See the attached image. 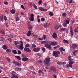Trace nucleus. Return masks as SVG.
Returning a JSON list of instances; mask_svg holds the SVG:
<instances>
[{"instance_id": "46", "label": "nucleus", "mask_w": 78, "mask_h": 78, "mask_svg": "<svg viewBox=\"0 0 78 78\" xmlns=\"http://www.w3.org/2000/svg\"><path fill=\"white\" fill-rule=\"evenodd\" d=\"M78 29L76 28L74 30V33H76L77 32H78Z\"/></svg>"}, {"instance_id": "47", "label": "nucleus", "mask_w": 78, "mask_h": 78, "mask_svg": "<svg viewBox=\"0 0 78 78\" xmlns=\"http://www.w3.org/2000/svg\"><path fill=\"white\" fill-rule=\"evenodd\" d=\"M55 30H58V29H59V26L57 25L56 27H55Z\"/></svg>"}, {"instance_id": "60", "label": "nucleus", "mask_w": 78, "mask_h": 78, "mask_svg": "<svg viewBox=\"0 0 78 78\" xmlns=\"http://www.w3.org/2000/svg\"><path fill=\"white\" fill-rule=\"evenodd\" d=\"M5 12L7 14H9V13L8 12V11L7 10H5Z\"/></svg>"}, {"instance_id": "34", "label": "nucleus", "mask_w": 78, "mask_h": 78, "mask_svg": "<svg viewBox=\"0 0 78 78\" xmlns=\"http://www.w3.org/2000/svg\"><path fill=\"white\" fill-rule=\"evenodd\" d=\"M39 9L40 11H44V8L42 7H39Z\"/></svg>"}, {"instance_id": "26", "label": "nucleus", "mask_w": 78, "mask_h": 78, "mask_svg": "<svg viewBox=\"0 0 78 78\" xmlns=\"http://www.w3.org/2000/svg\"><path fill=\"white\" fill-rule=\"evenodd\" d=\"M10 12L11 13L14 14H15V12H16V10L14 9H12L10 10Z\"/></svg>"}, {"instance_id": "30", "label": "nucleus", "mask_w": 78, "mask_h": 78, "mask_svg": "<svg viewBox=\"0 0 78 78\" xmlns=\"http://www.w3.org/2000/svg\"><path fill=\"white\" fill-rule=\"evenodd\" d=\"M12 53L13 54H17V51L16 50H12Z\"/></svg>"}, {"instance_id": "57", "label": "nucleus", "mask_w": 78, "mask_h": 78, "mask_svg": "<svg viewBox=\"0 0 78 78\" xmlns=\"http://www.w3.org/2000/svg\"><path fill=\"white\" fill-rule=\"evenodd\" d=\"M72 23H75V19H73L72 20Z\"/></svg>"}, {"instance_id": "23", "label": "nucleus", "mask_w": 78, "mask_h": 78, "mask_svg": "<svg viewBox=\"0 0 78 78\" xmlns=\"http://www.w3.org/2000/svg\"><path fill=\"white\" fill-rule=\"evenodd\" d=\"M78 52V50H74L73 51V53L74 55V56H75L76 55H75V53H76L77 52Z\"/></svg>"}, {"instance_id": "42", "label": "nucleus", "mask_w": 78, "mask_h": 78, "mask_svg": "<svg viewBox=\"0 0 78 78\" xmlns=\"http://www.w3.org/2000/svg\"><path fill=\"white\" fill-rule=\"evenodd\" d=\"M22 53V52L18 50V55H20Z\"/></svg>"}, {"instance_id": "8", "label": "nucleus", "mask_w": 78, "mask_h": 78, "mask_svg": "<svg viewBox=\"0 0 78 78\" xmlns=\"http://www.w3.org/2000/svg\"><path fill=\"white\" fill-rule=\"evenodd\" d=\"M12 63L13 64L18 66H21V64L19 62H18L16 61H13Z\"/></svg>"}, {"instance_id": "61", "label": "nucleus", "mask_w": 78, "mask_h": 78, "mask_svg": "<svg viewBox=\"0 0 78 78\" xmlns=\"http://www.w3.org/2000/svg\"><path fill=\"white\" fill-rule=\"evenodd\" d=\"M8 41H9V42H11V41H12V39H11V38H9L8 39Z\"/></svg>"}, {"instance_id": "45", "label": "nucleus", "mask_w": 78, "mask_h": 78, "mask_svg": "<svg viewBox=\"0 0 78 78\" xmlns=\"http://www.w3.org/2000/svg\"><path fill=\"white\" fill-rule=\"evenodd\" d=\"M16 71H20L21 70V69L20 68H16Z\"/></svg>"}, {"instance_id": "43", "label": "nucleus", "mask_w": 78, "mask_h": 78, "mask_svg": "<svg viewBox=\"0 0 78 78\" xmlns=\"http://www.w3.org/2000/svg\"><path fill=\"white\" fill-rule=\"evenodd\" d=\"M4 4H5V5H8L9 2H8L5 1L4 2Z\"/></svg>"}, {"instance_id": "12", "label": "nucleus", "mask_w": 78, "mask_h": 78, "mask_svg": "<svg viewBox=\"0 0 78 78\" xmlns=\"http://www.w3.org/2000/svg\"><path fill=\"white\" fill-rule=\"evenodd\" d=\"M24 51H27V52H31V51L30 48L27 47H25L24 49Z\"/></svg>"}, {"instance_id": "9", "label": "nucleus", "mask_w": 78, "mask_h": 78, "mask_svg": "<svg viewBox=\"0 0 78 78\" xmlns=\"http://www.w3.org/2000/svg\"><path fill=\"white\" fill-rule=\"evenodd\" d=\"M50 70L54 72H55L57 71V69L54 66H51Z\"/></svg>"}, {"instance_id": "16", "label": "nucleus", "mask_w": 78, "mask_h": 78, "mask_svg": "<svg viewBox=\"0 0 78 78\" xmlns=\"http://www.w3.org/2000/svg\"><path fill=\"white\" fill-rule=\"evenodd\" d=\"M77 47H78V45L75 44H73L72 45V48L73 49H75V48H76Z\"/></svg>"}, {"instance_id": "54", "label": "nucleus", "mask_w": 78, "mask_h": 78, "mask_svg": "<svg viewBox=\"0 0 78 78\" xmlns=\"http://www.w3.org/2000/svg\"><path fill=\"white\" fill-rule=\"evenodd\" d=\"M25 47H30V44H27L25 45Z\"/></svg>"}, {"instance_id": "1", "label": "nucleus", "mask_w": 78, "mask_h": 78, "mask_svg": "<svg viewBox=\"0 0 78 78\" xmlns=\"http://www.w3.org/2000/svg\"><path fill=\"white\" fill-rule=\"evenodd\" d=\"M70 19L69 18H67L65 21H64V23H62V25L64 26V27H66L67 26V25L69 24L70 21Z\"/></svg>"}, {"instance_id": "35", "label": "nucleus", "mask_w": 78, "mask_h": 78, "mask_svg": "<svg viewBox=\"0 0 78 78\" xmlns=\"http://www.w3.org/2000/svg\"><path fill=\"white\" fill-rule=\"evenodd\" d=\"M14 44H15L16 45H17V44H20V43H19V42L18 41H15Z\"/></svg>"}, {"instance_id": "49", "label": "nucleus", "mask_w": 78, "mask_h": 78, "mask_svg": "<svg viewBox=\"0 0 78 78\" xmlns=\"http://www.w3.org/2000/svg\"><path fill=\"white\" fill-rule=\"evenodd\" d=\"M6 59H7V61H8V62H11V60L10 59V58H9L7 57L6 58Z\"/></svg>"}, {"instance_id": "51", "label": "nucleus", "mask_w": 78, "mask_h": 78, "mask_svg": "<svg viewBox=\"0 0 78 78\" xmlns=\"http://www.w3.org/2000/svg\"><path fill=\"white\" fill-rule=\"evenodd\" d=\"M33 6L35 9H37V6L35 4H34Z\"/></svg>"}, {"instance_id": "18", "label": "nucleus", "mask_w": 78, "mask_h": 78, "mask_svg": "<svg viewBox=\"0 0 78 78\" xmlns=\"http://www.w3.org/2000/svg\"><path fill=\"white\" fill-rule=\"evenodd\" d=\"M22 59L23 61H28V58H27L24 57L22 58Z\"/></svg>"}, {"instance_id": "31", "label": "nucleus", "mask_w": 78, "mask_h": 78, "mask_svg": "<svg viewBox=\"0 0 78 78\" xmlns=\"http://www.w3.org/2000/svg\"><path fill=\"white\" fill-rule=\"evenodd\" d=\"M59 47H60V45H58L54 47V49H57V48H58Z\"/></svg>"}, {"instance_id": "24", "label": "nucleus", "mask_w": 78, "mask_h": 78, "mask_svg": "<svg viewBox=\"0 0 78 78\" xmlns=\"http://www.w3.org/2000/svg\"><path fill=\"white\" fill-rule=\"evenodd\" d=\"M31 30H29L27 33V36L29 37L31 36Z\"/></svg>"}, {"instance_id": "25", "label": "nucleus", "mask_w": 78, "mask_h": 78, "mask_svg": "<svg viewBox=\"0 0 78 78\" xmlns=\"http://www.w3.org/2000/svg\"><path fill=\"white\" fill-rule=\"evenodd\" d=\"M41 44H48V43L47 42V41H41Z\"/></svg>"}, {"instance_id": "33", "label": "nucleus", "mask_w": 78, "mask_h": 78, "mask_svg": "<svg viewBox=\"0 0 78 78\" xmlns=\"http://www.w3.org/2000/svg\"><path fill=\"white\" fill-rule=\"evenodd\" d=\"M53 12H51L49 13V15L51 16H53Z\"/></svg>"}, {"instance_id": "15", "label": "nucleus", "mask_w": 78, "mask_h": 78, "mask_svg": "<svg viewBox=\"0 0 78 78\" xmlns=\"http://www.w3.org/2000/svg\"><path fill=\"white\" fill-rule=\"evenodd\" d=\"M51 45L52 46H55V45H58V43L55 41H52Z\"/></svg>"}, {"instance_id": "37", "label": "nucleus", "mask_w": 78, "mask_h": 78, "mask_svg": "<svg viewBox=\"0 0 78 78\" xmlns=\"http://www.w3.org/2000/svg\"><path fill=\"white\" fill-rule=\"evenodd\" d=\"M43 62V61L41 60H39L38 61V64H42Z\"/></svg>"}, {"instance_id": "39", "label": "nucleus", "mask_w": 78, "mask_h": 78, "mask_svg": "<svg viewBox=\"0 0 78 78\" xmlns=\"http://www.w3.org/2000/svg\"><path fill=\"white\" fill-rule=\"evenodd\" d=\"M63 42H64V43H66L67 44L69 43V41H67V40H63Z\"/></svg>"}, {"instance_id": "53", "label": "nucleus", "mask_w": 78, "mask_h": 78, "mask_svg": "<svg viewBox=\"0 0 78 78\" xmlns=\"http://www.w3.org/2000/svg\"><path fill=\"white\" fill-rule=\"evenodd\" d=\"M32 48H35V47H36V46L34 44H33L32 45Z\"/></svg>"}, {"instance_id": "58", "label": "nucleus", "mask_w": 78, "mask_h": 78, "mask_svg": "<svg viewBox=\"0 0 78 78\" xmlns=\"http://www.w3.org/2000/svg\"><path fill=\"white\" fill-rule=\"evenodd\" d=\"M68 59L70 61H71V56H68Z\"/></svg>"}, {"instance_id": "11", "label": "nucleus", "mask_w": 78, "mask_h": 78, "mask_svg": "<svg viewBox=\"0 0 78 78\" xmlns=\"http://www.w3.org/2000/svg\"><path fill=\"white\" fill-rule=\"evenodd\" d=\"M34 14L32 13L30 16V18H29V20L30 21H33L34 20Z\"/></svg>"}, {"instance_id": "59", "label": "nucleus", "mask_w": 78, "mask_h": 78, "mask_svg": "<svg viewBox=\"0 0 78 78\" xmlns=\"http://www.w3.org/2000/svg\"><path fill=\"white\" fill-rule=\"evenodd\" d=\"M25 41H27V42H29L30 41V40L26 38H25Z\"/></svg>"}, {"instance_id": "21", "label": "nucleus", "mask_w": 78, "mask_h": 78, "mask_svg": "<svg viewBox=\"0 0 78 78\" xmlns=\"http://www.w3.org/2000/svg\"><path fill=\"white\" fill-rule=\"evenodd\" d=\"M2 48L4 50H6L8 48V47L6 45H4L2 46Z\"/></svg>"}, {"instance_id": "5", "label": "nucleus", "mask_w": 78, "mask_h": 78, "mask_svg": "<svg viewBox=\"0 0 78 78\" xmlns=\"http://www.w3.org/2000/svg\"><path fill=\"white\" fill-rule=\"evenodd\" d=\"M20 43V45L18 47V48L20 50H23V48H24L23 47V43L22 41H21Z\"/></svg>"}, {"instance_id": "55", "label": "nucleus", "mask_w": 78, "mask_h": 78, "mask_svg": "<svg viewBox=\"0 0 78 78\" xmlns=\"http://www.w3.org/2000/svg\"><path fill=\"white\" fill-rule=\"evenodd\" d=\"M42 50L44 52V51H45V48L44 47L42 48Z\"/></svg>"}, {"instance_id": "13", "label": "nucleus", "mask_w": 78, "mask_h": 78, "mask_svg": "<svg viewBox=\"0 0 78 78\" xmlns=\"http://www.w3.org/2000/svg\"><path fill=\"white\" fill-rule=\"evenodd\" d=\"M43 36L44 37H43L39 38H38V39H39V40H40L41 41H42L43 40V39H47V37L45 36V35H43Z\"/></svg>"}, {"instance_id": "6", "label": "nucleus", "mask_w": 78, "mask_h": 78, "mask_svg": "<svg viewBox=\"0 0 78 78\" xmlns=\"http://www.w3.org/2000/svg\"><path fill=\"white\" fill-rule=\"evenodd\" d=\"M44 47L48 48L49 50H51V49H52L51 45L50 44H46L44 45Z\"/></svg>"}, {"instance_id": "22", "label": "nucleus", "mask_w": 78, "mask_h": 78, "mask_svg": "<svg viewBox=\"0 0 78 78\" xmlns=\"http://www.w3.org/2000/svg\"><path fill=\"white\" fill-rule=\"evenodd\" d=\"M44 28H46L47 27H49V24L48 23H46L44 25Z\"/></svg>"}, {"instance_id": "64", "label": "nucleus", "mask_w": 78, "mask_h": 78, "mask_svg": "<svg viewBox=\"0 0 78 78\" xmlns=\"http://www.w3.org/2000/svg\"><path fill=\"white\" fill-rule=\"evenodd\" d=\"M1 39L2 41H3V40H4V38H3V37H1Z\"/></svg>"}, {"instance_id": "29", "label": "nucleus", "mask_w": 78, "mask_h": 78, "mask_svg": "<svg viewBox=\"0 0 78 78\" xmlns=\"http://www.w3.org/2000/svg\"><path fill=\"white\" fill-rule=\"evenodd\" d=\"M6 52L8 53H10L11 52V50H10L9 49H8L6 50Z\"/></svg>"}, {"instance_id": "20", "label": "nucleus", "mask_w": 78, "mask_h": 78, "mask_svg": "<svg viewBox=\"0 0 78 78\" xmlns=\"http://www.w3.org/2000/svg\"><path fill=\"white\" fill-rule=\"evenodd\" d=\"M12 74H13V76L12 77V78H18L19 76H17V75L14 74H12Z\"/></svg>"}, {"instance_id": "40", "label": "nucleus", "mask_w": 78, "mask_h": 78, "mask_svg": "<svg viewBox=\"0 0 78 78\" xmlns=\"http://www.w3.org/2000/svg\"><path fill=\"white\" fill-rule=\"evenodd\" d=\"M21 7L23 9V10H25V8H24V6H23V5H21Z\"/></svg>"}, {"instance_id": "41", "label": "nucleus", "mask_w": 78, "mask_h": 78, "mask_svg": "<svg viewBox=\"0 0 78 78\" xmlns=\"http://www.w3.org/2000/svg\"><path fill=\"white\" fill-rule=\"evenodd\" d=\"M15 19L16 21H19V17L18 16H16Z\"/></svg>"}, {"instance_id": "7", "label": "nucleus", "mask_w": 78, "mask_h": 78, "mask_svg": "<svg viewBox=\"0 0 78 78\" xmlns=\"http://www.w3.org/2000/svg\"><path fill=\"white\" fill-rule=\"evenodd\" d=\"M69 30L70 32V33L71 36H73L74 33H73V28L72 27V26L70 27Z\"/></svg>"}, {"instance_id": "17", "label": "nucleus", "mask_w": 78, "mask_h": 78, "mask_svg": "<svg viewBox=\"0 0 78 78\" xmlns=\"http://www.w3.org/2000/svg\"><path fill=\"white\" fill-rule=\"evenodd\" d=\"M66 30H67L66 28L62 27L60 29L59 31H60V32H62L63 31H66Z\"/></svg>"}, {"instance_id": "32", "label": "nucleus", "mask_w": 78, "mask_h": 78, "mask_svg": "<svg viewBox=\"0 0 78 78\" xmlns=\"http://www.w3.org/2000/svg\"><path fill=\"white\" fill-rule=\"evenodd\" d=\"M62 16L63 17H66L67 16V13H66L64 12L62 14Z\"/></svg>"}, {"instance_id": "56", "label": "nucleus", "mask_w": 78, "mask_h": 78, "mask_svg": "<svg viewBox=\"0 0 78 78\" xmlns=\"http://www.w3.org/2000/svg\"><path fill=\"white\" fill-rule=\"evenodd\" d=\"M58 65H62V62H59L57 63Z\"/></svg>"}, {"instance_id": "52", "label": "nucleus", "mask_w": 78, "mask_h": 78, "mask_svg": "<svg viewBox=\"0 0 78 78\" xmlns=\"http://www.w3.org/2000/svg\"><path fill=\"white\" fill-rule=\"evenodd\" d=\"M29 5L31 6V7H32L33 6V3L32 2H30L29 3Z\"/></svg>"}, {"instance_id": "28", "label": "nucleus", "mask_w": 78, "mask_h": 78, "mask_svg": "<svg viewBox=\"0 0 78 78\" xmlns=\"http://www.w3.org/2000/svg\"><path fill=\"white\" fill-rule=\"evenodd\" d=\"M15 57L16 58H17L18 60H21V58L20 57L18 56H15Z\"/></svg>"}, {"instance_id": "2", "label": "nucleus", "mask_w": 78, "mask_h": 78, "mask_svg": "<svg viewBox=\"0 0 78 78\" xmlns=\"http://www.w3.org/2000/svg\"><path fill=\"white\" fill-rule=\"evenodd\" d=\"M50 59H51V58L49 57H48L45 58L44 60V62L45 64H46V66H48V67L50 66V64H48V63H49Z\"/></svg>"}, {"instance_id": "14", "label": "nucleus", "mask_w": 78, "mask_h": 78, "mask_svg": "<svg viewBox=\"0 0 78 78\" xmlns=\"http://www.w3.org/2000/svg\"><path fill=\"white\" fill-rule=\"evenodd\" d=\"M52 36L54 39H55V38H57V34H56V33L55 32L53 34Z\"/></svg>"}, {"instance_id": "44", "label": "nucleus", "mask_w": 78, "mask_h": 78, "mask_svg": "<svg viewBox=\"0 0 78 78\" xmlns=\"http://www.w3.org/2000/svg\"><path fill=\"white\" fill-rule=\"evenodd\" d=\"M45 20V18L44 17H43L41 19V22H44V20Z\"/></svg>"}, {"instance_id": "3", "label": "nucleus", "mask_w": 78, "mask_h": 78, "mask_svg": "<svg viewBox=\"0 0 78 78\" xmlns=\"http://www.w3.org/2000/svg\"><path fill=\"white\" fill-rule=\"evenodd\" d=\"M59 54H60V52L58 51H53V56L56 58H58Z\"/></svg>"}, {"instance_id": "10", "label": "nucleus", "mask_w": 78, "mask_h": 78, "mask_svg": "<svg viewBox=\"0 0 78 78\" xmlns=\"http://www.w3.org/2000/svg\"><path fill=\"white\" fill-rule=\"evenodd\" d=\"M33 50L34 52H38L40 51V48H35L33 49Z\"/></svg>"}, {"instance_id": "38", "label": "nucleus", "mask_w": 78, "mask_h": 78, "mask_svg": "<svg viewBox=\"0 0 78 78\" xmlns=\"http://www.w3.org/2000/svg\"><path fill=\"white\" fill-rule=\"evenodd\" d=\"M0 20L2 22H3V16H1L0 18Z\"/></svg>"}, {"instance_id": "63", "label": "nucleus", "mask_w": 78, "mask_h": 78, "mask_svg": "<svg viewBox=\"0 0 78 78\" xmlns=\"http://www.w3.org/2000/svg\"><path fill=\"white\" fill-rule=\"evenodd\" d=\"M53 77L54 78H56V75L54 74L53 75Z\"/></svg>"}, {"instance_id": "48", "label": "nucleus", "mask_w": 78, "mask_h": 78, "mask_svg": "<svg viewBox=\"0 0 78 78\" xmlns=\"http://www.w3.org/2000/svg\"><path fill=\"white\" fill-rule=\"evenodd\" d=\"M4 20L5 21H6V20H7V17H6V16H4Z\"/></svg>"}, {"instance_id": "27", "label": "nucleus", "mask_w": 78, "mask_h": 78, "mask_svg": "<svg viewBox=\"0 0 78 78\" xmlns=\"http://www.w3.org/2000/svg\"><path fill=\"white\" fill-rule=\"evenodd\" d=\"M59 51H61V52H62V51H65L66 50L65 49L63 48H61L59 49Z\"/></svg>"}, {"instance_id": "50", "label": "nucleus", "mask_w": 78, "mask_h": 78, "mask_svg": "<svg viewBox=\"0 0 78 78\" xmlns=\"http://www.w3.org/2000/svg\"><path fill=\"white\" fill-rule=\"evenodd\" d=\"M42 2V0H39L38 1V3L39 5H41V3Z\"/></svg>"}, {"instance_id": "36", "label": "nucleus", "mask_w": 78, "mask_h": 78, "mask_svg": "<svg viewBox=\"0 0 78 78\" xmlns=\"http://www.w3.org/2000/svg\"><path fill=\"white\" fill-rule=\"evenodd\" d=\"M28 28L29 30H32V29L33 28V27H31L30 25H29L28 26Z\"/></svg>"}, {"instance_id": "4", "label": "nucleus", "mask_w": 78, "mask_h": 78, "mask_svg": "<svg viewBox=\"0 0 78 78\" xmlns=\"http://www.w3.org/2000/svg\"><path fill=\"white\" fill-rule=\"evenodd\" d=\"M73 61H72V60L69 61V64H66V67H67H67H71V68H72V65L73 64Z\"/></svg>"}, {"instance_id": "62", "label": "nucleus", "mask_w": 78, "mask_h": 78, "mask_svg": "<svg viewBox=\"0 0 78 78\" xmlns=\"http://www.w3.org/2000/svg\"><path fill=\"white\" fill-rule=\"evenodd\" d=\"M38 73L40 74H41V73H42V71H41V70H39L38 71Z\"/></svg>"}, {"instance_id": "19", "label": "nucleus", "mask_w": 78, "mask_h": 78, "mask_svg": "<svg viewBox=\"0 0 78 78\" xmlns=\"http://www.w3.org/2000/svg\"><path fill=\"white\" fill-rule=\"evenodd\" d=\"M1 33L3 35V36H5V31L3 29H2L1 31Z\"/></svg>"}]
</instances>
